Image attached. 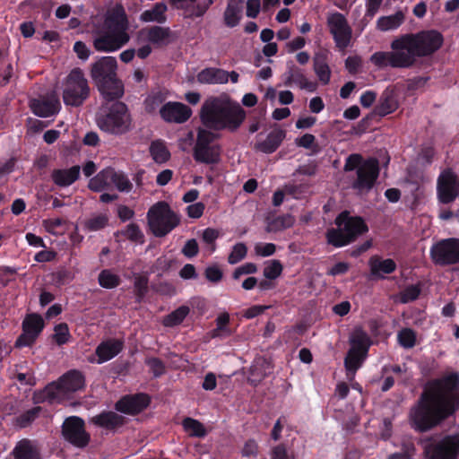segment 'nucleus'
I'll list each match as a JSON object with an SVG mask.
<instances>
[{
    "label": "nucleus",
    "mask_w": 459,
    "mask_h": 459,
    "mask_svg": "<svg viewBox=\"0 0 459 459\" xmlns=\"http://www.w3.org/2000/svg\"><path fill=\"white\" fill-rule=\"evenodd\" d=\"M459 407V373L427 382L409 412L411 427L420 433L439 426Z\"/></svg>",
    "instance_id": "nucleus-1"
},
{
    "label": "nucleus",
    "mask_w": 459,
    "mask_h": 459,
    "mask_svg": "<svg viewBox=\"0 0 459 459\" xmlns=\"http://www.w3.org/2000/svg\"><path fill=\"white\" fill-rule=\"evenodd\" d=\"M245 109L228 97H210L200 110L202 124L212 131L227 130L234 133L246 119Z\"/></svg>",
    "instance_id": "nucleus-2"
},
{
    "label": "nucleus",
    "mask_w": 459,
    "mask_h": 459,
    "mask_svg": "<svg viewBox=\"0 0 459 459\" xmlns=\"http://www.w3.org/2000/svg\"><path fill=\"white\" fill-rule=\"evenodd\" d=\"M443 41V35L439 31L429 30L402 35L393 40V47L409 55L411 67L417 57L431 56L442 47Z\"/></svg>",
    "instance_id": "nucleus-3"
},
{
    "label": "nucleus",
    "mask_w": 459,
    "mask_h": 459,
    "mask_svg": "<svg viewBox=\"0 0 459 459\" xmlns=\"http://www.w3.org/2000/svg\"><path fill=\"white\" fill-rule=\"evenodd\" d=\"M117 63L113 56H102L95 61L90 74L102 97L112 101L124 95V84L117 74Z\"/></svg>",
    "instance_id": "nucleus-4"
},
{
    "label": "nucleus",
    "mask_w": 459,
    "mask_h": 459,
    "mask_svg": "<svg viewBox=\"0 0 459 459\" xmlns=\"http://www.w3.org/2000/svg\"><path fill=\"white\" fill-rule=\"evenodd\" d=\"M344 172L355 170V175L349 176L351 187L359 195H365L374 187L379 176V162L376 158L363 160L359 153H352L345 160Z\"/></svg>",
    "instance_id": "nucleus-5"
},
{
    "label": "nucleus",
    "mask_w": 459,
    "mask_h": 459,
    "mask_svg": "<svg viewBox=\"0 0 459 459\" xmlns=\"http://www.w3.org/2000/svg\"><path fill=\"white\" fill-rule=\"evenodd\" d=\"M337 229L326 232L327 242L335 247H341L355 241L368 232V227L361 217L350 216L349 212H341L335 219Z\"/></svg>",
    "instance_id": "nucleus-6"
},
{
    "label": "nucleus",
    "mask_w": 459,
    "mask_h": 459,
    "mask_svg": "<svg viewBox=\"0 0 459 459\" xmlns=\"http://www.w3.org/2000/svg\"><path fill=\"white\" fill-rule=\"evenodd\" d=\"M97 125L100 130L111 134H126L132 129V117L127 106L121 101L113 103L105 115L97 118Z\"/></svg>",
    "instance_id": "nucleus-7"
},
{
    "label": "nucleus",
    "mask_w": 459,
    "mask_h": 459,
    "mask_svg": "<svg viewBox=\"0 0 459 459\" xmlns=\"http://www.w3.org/2000/svg\"><path fill=\"white\" fill-rule=\"evenodd\" d=\"M147 221L152 232L158 238L165 237L180 223L179 216L163 201L158 202L149 209Z\"/></svg>",
    "instance_id": "nucleus-8"
},
{
    "label": "nucleus",
    "mask_w": 459,
    "mask_h": 459,
    "mask_svg": "<svg viewBox=\"0 0 459 459\" xmlns=\"http://www.w3.org/2000/svg\"><path fill=\"white\" fill-rule=\"evenodd\" d=\"M221 136L208 128H198L193 157L196 162L216 164L221 160V146L215 143Z\"/></svg>",
    "instance_id": "nucleus-9"
},
{
    "label": "nucleus",
    "mask_w": 459,
    "mask_h": 459,
    "mask_svg": "<svg viewBox=\"0 0 459 459\" xmlns=\"http://www.w3.org/2000/svg\"><path fill=\"white\" fill-rule=\"evenodd\" d=\"M91 88L82 70L74 68L64 82L63 101L66 106L80 107L89 98Z\"/></svg>",
    "instance_id": "nucleus-10"
},
{
    "label": "nucleus",
    "mask_w": 459,
    "mask_h": 459,
    "mask_svg": "<svg viewBox=\"0 0 459 459\" xmlns=\"http://www.w3.org/2000/svg\"><path fill=\"white\" fill-rule=\"evenodd\" d=\"M419 444L428 459H457L459 454V434L446 436L438 442L433 437L421 438Z\"/></svg>",
    "instance_id": "nucleus-11"
},
{
    "label": "nucleus",
    "mask_w": 459,
    "mask_h": 459,
    "mask_svg": "<svg viewBox=\"0 0 459 459\" xmlns=\"http://www.w3.org/2000/svg\"><path fill=\"white\" fill-rule=\"evenodd\" d=\"M430 257L435 264L441 266L459 264V238L439 240L432 246Z\"/></svg>",
    "instance_id": "nucleus-12"
},
{
    "label": "nucleus",
    "mask_w": 459,
    "mask_h": 459,
    "mask_svg": "<svg viewBox=\"0 0 459 459\" xmlns=\"http://www.w3.org/2000/svg\"><path fill=\"white\" fill-rule=\"evenodd\" d=\"M64 438L73 446L84 448L91 440L90 434L85 430L84 420L77 416H71L65 420L62 425Z\"/></svg>",
    "instance_id": "nucleus-13"
},
{
    "label": "nucleus",
    "mask_w": 459,
    "mask_h": 459,
    "mask_svg": "<svg viewBox=\"0 0 459 459\" xmlns=\"http://www.w3.org/2000/svg\"><path fill=\"white\" fill-rule=\"evenodd\" d=\"M103 26L106 31L120 39L125 38L124 40L126 42L129 41L130 37L127 33L128 20L123 6L117 5L108 11L105 17Z\"/></svg>",
    "instance_id": "nucleus-14"
},
{
    "label": "nucleus",
    "mask_w": 459,
    "mask_h": 459,
    "mask_svg": "<svg viewBox=\"0 0 459 459\" xmlns=\"http://www.w3.org/2000/svg\"><path fill=\"white\" fill-rule=\"evenodd\" d=\"M437 198L441 204L453 203L459 196V180L450 169L444 170L437 178Z\"/></svg>",
    "instance_id": "nucleus-15"
},
{
    "label": "nucleus",
    "mask_w": 459,
    "mask_h": 459,
    "mask_svg": "<svg viewBox=\"0 0 459 459\" xmlns=\"http://www.w3.org/2000/svg\"><path fill=\"white\" fill-rule=\"evenodd\" d=\"M398 108V101L393 90L387 88L381 94L378 104L375 106L373 112L364 117L358 125L357 134L363 133L367 126L368 121L374 116L385 117L395 111Z\"/></svg>",
    "instance_id": "nucleus-16"
},
{
    "label": "nucleus",
    "mask_w": 459,
    "mask_h": 459,
    "mask_svg": "<svg viewBox=\"0 0 459 459\" xmlns=\"http://www.w3.org/2000/svg\"><path fill=\"white\" fill-rule=\"evenodd\" d=\"M327 24L336 47L340 49L346 48L351 41V30L345 17L340 13H335L328 17Z\"/></svg>",
    "instance_id": "nucleus-17"
},
{
    "label": "nucleus",
    "mask_w": 459,
    "mask_h": 459,
    "mask_svg": "<svg viewBox=\"0 0 459 459\" xmlns=\"http://www.w3.org/2000/svg\"><path fill=\"white\" fill-rule=\"evenodd\" d=\"M390 52H376L370 57L371 62L379 67L392 66L394 68H409L411 64V57L409 55L403 54L400 48H394L393 42L391 43Z\"/></svg>",
    "instance_id": "nucleus-18"
},
{
    "label": "nucleus",
    "mask_w": 459,
    "mask_h": 459,
    "mask_svg": "<svg viewBox=\"0 0 459 459\" xmlns=\"http://www.w3.org/2000/svg\"><path fill=\"white\" fill-rule=\"evenodd\" d=\"M150 403L148 394L139 393L123 396L115 403V409L122 413L135 415L146 409Z\"/></svg>",
    "instance_id": "nucleus-19"
},
{
    "label": "nucleus",
    "mask_w": 459,
    "mask_h": 459,
    "mask_svg": "<svg viewBox=\"0 0 459 459\" xmlns=\"http://www.w3.org/2000/svg\"><path fill=\"white\" fill-rule=\"evenodd\" d=\"M161 117L167 122L181 124L192 115L191 108L180 102H169L160 110Z\"/></svg>",
    "instance_id": "nucleus-20"
},
{
    "label": "nucleus",
    "mask_w": 459,
    "mask_h": 459,
    "mask_svg": "<svg viewBox=\"0 0 459 459\" xmlns=\"http://www.w3.org/2000/svg\"><path fill=\"white\" fill-rule=\"evenodd\" d=\"M67 398L63 386L59 380L51 382L39 392H35L33 400L36 403H60Z\"/></svg>",
    "instance_id": "nucleus-21"
},
{
    "label": "nucleus",
    "mask_w": 459,
    "mask_h": 459,
    "mask_svg": "<svg viewBox=\"0 0 459 459\" xmlns=\"http://www.w3.org/2000/svg\"><path fill=\"white\" fill-rule=\"evenodd\" d=\"M124 39L125 38L120 39L108 31H99L93 38L92 45L97 51L113 52L127 43Z\"/></svg>",
    "instance_id": "nucleus-22"
},
{
    "label": "nucleus",
    "mask_w": 459,
    "mask_h": 459,
    "mask_svg": "<svg viewBox=\"0 0 459 459\" xmlns=\"http://www.w3.org/2000/svg\"><path fill=\"white\" fill-rule=\"evenodd\" d=\"M30 108L36 116L48 117L56 114L60 109V101L56 95L44 100H32Z\"/></svg>",
    "instance_id": "nucleus-23"
},
{
    "label": "nucleus",
    "mask_w": 459,
    "mask_h": 459,
    "mask_svg": "<svg viewBox=\"0 0 459 459\" xmlns=\"http://www.w3.org/2000/svg\"><path fill=\"white\" fill-rule=\"evenodd\" d=\"M285 86H290L294 82L298 84L300 89H305L309 91H315L316 89V83L309 82L303 74V71L292 63L288 65V71L285 73Z\"/></svg>",
    "instance_id": "nucleus-24"
},
{
    "label": "nucleus",
    "mask_w": 459,
    "mask_h": 459,
    "mask_svg": "<svg viewBox=\"0 0 459 459\" xmlns=\"http://www.w3.org/2000/svg\"><path fill=\"white\" fill-rule=\"evenodd\" d=\"M13 459H41L37 445L30 439L23 438L17 442L11 453Z\"/></svg>",
    "instance_id": "nucleus-25"
},
{
    "label": "nucleus",
    "mask_w": 459,
    "mask_h": 459,
    "mask_svg": "<svg viewBox=\"0 0 459 459\" xmlns=\"http://www.w3.org/2000/svg\"><path fill=\"white\" fill-rule=\"evenodd\" d=\"M286 136V132L283 129L277 128L269 133L266 139L262 142H257L254 149L257 152L264 153H273L281 145Z\"/></svg>",
    "instance_id": "nucleus-26"
},
{
    "label": "nucleus",
    "mask_w": 459,
    "mask_h": 459,
    "mask_svg": "<svg viewBox=\"0 0 459 459\" xmlns=\"http://www.w3.org/2000/svg\"><path fill=\"white\" fill-rule=\"evenodd\" d=\"M91 421L98 427L108 430H115L126 423V419L124 416L114 411H102L101 413L92 417Z\"/></svg>",
    "instance_id": "nucleus-27"
},
{
    "label": "nucleus",
    "mask_w": 459,
    "mask_h": 459,
    "mask_svg": "<svg viewBox=\"0 0 459 459\" xmlns=\"http://www.w3.org/2000/svg\"><path fill=\"white\" fill-rule=\"evenodd\" d=\"M371 276L377 279H384L385 274L392 273L396 269L395 262L391 259H382L378 255H373L368 261Z\"/></svg>",
    "instance_id": "nucleus-28"
},
{
    "label": "nucleus",
    "mask_w": 459,
    "mask_h": 459,
    "mask_svg": "<svg viewBox=\"0 0 459 459\" xmlns=\"http://www.w3.org/2000/svg\"><path fill=\"white\" fill-rule=\"evenodd\" d=\"M123 349V342L117 339H109L100 343L95 351L98 363H103L113 359Z\"/></svg>",
    "instance_id": "nucleus-29"
},
{
    "label": "nucleus",
    "mask_w": 459,
    "mask_h": 459,
    "mask_svg": "<svg viewBox=\"0 0 459 459\" xmlns=\"http://www.w3.org/2000/svg\"><path fill=\"white\" fill-rule=\"evenodd\" d=\"M66 395L83 388L85 385L84 376L78 370H70L59 379Z\"/></svg>",
    "instance_id": "nucleus-30"
},
{
    "label": "nucleus",
    "mask_w": 459,
    "mask_h": 459,
    "mask_svg": "<svg viewBox=\"0 0 459 459\" xmlns=\"http://www.w3.org/2000/svg\"><path fill=\"white\" fill-rule=\"evenodd\" d=\"M228 72L215 67L203 69L196 75L197 82L202 84L227 83Z\"/></svg>",
    "instance_id": "nucleus-31"
},
{
    "label": "nucleus",
    "mask_w": 459,
    "mask_h": 459,
    "mask_svg": "<svg viewBox=\"0 0 459 459\" xmlns=\"http://www.w3.org/2000/svg\"><path fill=\"white\" fill-rule=\"evenodd\" d=\"M80 169L78 165L73 166L68 169H54L51 178L56 186L61 187L68 186L79 178Z\"/></svg>",
    "instance_id": "nucleus-32"
},
{
    "label": "nucleus",
    "mask_w": 459,
    "mask_h": 459,
    "mask_svg": "<svg viewBox=\"0 0 459 459\" xmlns=\"http://www.w3.org/2000/svg\"><path fill=\"white\" fill-rule=\"evenodd\" d=\"M245 0H229L224 12V22L230 27L237 26L242 16L243 4Z\"/></svg>",
    "instance_id": "nucleus-33"
},
{
    "label": "nucleus",
    "mask_w": 459,
    "mask_h": 459,
    "mask_svg": "<svg viewBox=\"0 0 459 459\" xmlns=\"http://www.w3.org/2000/svg\"><path fill=\"white\" fill-rule=\"evenodd\" d=\"M112 172L113 168L111 167H108L100 171L95 177L90 179L88 185L89 188L94 192H101L110 187L112 185Z\"/></svg>",
    "instance_id": "nucleus-34"
},
{
    "label": "nucleus",
    "mask_w": 459,
    "mask_h": 459,
    "mask_svg": "<svg viewBox=\"0 0 459 459\" xmlns=\"http://www.w3.org/2000/svg\"><path fill=\"white\" fill-rule=\"evenodd\" d=\"M172 32L168 27L152 26L148 30L147 39L155 45H168L171 40Z\"/></svg>",
    "instance_id": "nucleus-35"
},
{
    "label": "nucleus",
    "mask_w": 459,
    "mask_h": 459,
    "mask_svg": "<svg viewBox=\"0 0 459 459\" xmlns=\"http://www.w3.org/2000/svg\"><path fill=\"white\" fill-rule=\"evenodd\" d=\"M44 328V320L39 314L27 315L22 322V331L39 336Z\"/></svg>",
    "instance_id": "nucleus-36"
},
{
    "label": "nucleus",
    "mask_w": 459,
    "mask_h": 459,
    "mask_svg": "<svg viewBox=\"0 0 459 459\" xmlns=\"http://www.w3.org/2000/svg\"><path fill=\"white\" fill-rule=\"evenodd\" d=\"M150 154L153 160L158 164H163L170 159V152L163 142L156 140L152 142Z\"/></svg>",
    "instance_id": "nucleus-37"
},
{
    "label": "nucleus",
    "mask_w": 459,
    "mask_h": 459,
    "mask_svg": "<svg viewBox=\"0 0 459 459\" xmlns=\"http://www.w3.org/2000/svg\"><path fill=\"white\" fill-rule=\"evenodd\" d=\"M366 354L356 351L355 349H350L347 356L344 359V366L348 372V375L351 374L350 379H352L356 370L361 366L362 360L364 359Z\"/></svg>",
    "instance_id": "nucleus-38"
},
{
    "label": "nucleus",
    "mask_w": 459,
    "mask_h": 459,
    "mask_svg": "<svg viewBox=\"0 0 459 459\" xmlns=\"http://www.w3.org/2000/svg\"><path fill=\"white\" fill-rule=\"evenodd\" d=\"M314 71L323 84L330 82L331 71L324 55H316L313 59Z\"/></svg>",
    "instance_id": "nucleus-39"
},
{
    "label": "nucleus",
    "mask_w": 459,
    "mask_h": 459,
    "mask_svg": "<svg viewBox=\"0 0 459 459\" xmlns=\"http://www.w3.org/2000/svg\"><path fill=\"white\" fill-rule=\"evenodd\" d=\"M404 21V14L402 11L396 12L393 15L380 17L377 21V29L380 30H389L398 28Z\"/></svg>",
    "instance_id": "nucleus-40"
},
{
    "label": "nucleus",
    "mask_w": 459,
    "mask_h": 459,
    "mask_svg": "<svg viewBox=\"0 0 459 459\" xmlns=\"http://www.w3.org/2000/svg\"><path fill=\"white\" fill-rule=\"evenodd\" d=\"M350 342L351 343V349H355L356 351L367 354L369 346V338L361 328H358L353 332Z\"/></svg>",
    "instance_id": "nucleus-41"
},
{
    "label": "nucleus",
    "mask_w": 459,
    "mask_h": 459,
    "mask_svg": "<svg viewBox=\"0 0 459 459\" xmlns=\"http://www.w3.org/2000/svg\"><path fill=\"white\" fill-rule=\"evenodd\" d=\"M167 11V5L164 3H157L152 9L147 10L141 14V20L143 22H163L166 20L164 15Z\"/></svg>",
    "instance_id": "nucleus-42"
},
{
    "label": "nucleus",
    "mask_w": 459,
    "mask_h": 459,
    "mask_svg": "<svg viewBox=\"0 0 459 459\" xmlns=\"http://www.w3.org/2000/svg\"><path fill=\"white\" fill-rule=\"evenodd\" d=\"M294 218L290 214L278 216L268 222L266 226L267 232H277L290 228L294 224Z\"/></svg>",
    "instance_id": "nucleus-43"
},
{
    "label": "nucleus",
    "mask_w": 459,
    "mask_h": 459,
    "mask_svg": "<svg viewBox=\"0 0 459 459\" xmlns=\"http://www.w3.org/2000/svg\"><path fill=\"white\" fill-rule=\"evenodd\" d=\"M189 313V307L186 306L179 307L168 316H166L162 321L165 326L172 327L178 325L183 322L186 316Z\"/></svg>",
    "instance_id": "nucleus-44"
},
{
    "label": "nucleus",
    "mask_w": 459,
    "mask_h": 459,
    "mask_svg": "<svg viewBox=\"0 0 459 459\" xmlns=\"http://www.w3.org/2000/svg\"><path fill=\"white\" fill-rule=\"evenodd\" d=\"M184 429L189 433L191 437H204L206 436V430L203 423L192 418L183 420Z\"/></svg>",
    "instance_id": "nucleus-45"
},
{
    "label": "nucleus",
    "mask_w": 459,
    "mask_h": 459,
    "mask_svg": "<svg viewBox=\"0 0 459 459\" xmlns=\"http://www.w3.org/2000/svg\"><path fill=\"white\" fill-rule=\"evenodd\" d=\"M99 283L106 289H113L119 285L120 278L117 274L112 273L109 270H103L99 274Z\"/></svg>",
    "instance_id": "nucleus-46"
},
{
    "label": "nucleus",
    "mask_w": 459,
    "mask_h": 459,
    "mask_svg": "<svg viewBox=\"0 0 459 459\" xmlns=\"http://www.w3.org/2000/svg\"><path fill=\"white\" fill-rule=\"evenodd\" d=\"M112 185L120 192H130L133 185L123 172H117L113 169Z\"/></svg>",
    "instance_id": "nucleus-47"
},
{
    "label": "nucleus",
    "mask_w": 459,
    "mask_h": 459,
    "mask_svg": "<svg viewBox=\"0 0 459 459\" xmlns=\"http://www.w3.org/2000/svg\"><path fill=\"white\" fill-rule=\"evenodd\" d=\"M148 277L145 275L135 274L134 275V293L138 302L142 301L146 293L148 292Z\"/></svg>",
    "instance_id": "nucleus-48"
},
{
    "label": "nucleus",
    "mask_w": 459,
    "mask_h": 459,
    "mask_svg": "<svg viewBox=\"0 0 459 459\" xmlns=\"http://www.w3.org/2000/svg\"><path fill=\"white\" fill-rule=\"evenodd\" d=\"M121 234L132 242L139 244L144 242V236L136 223L128 224L126 230L121 231Z\"/></svg>",
    "instance_id": "nucleus-49"
},
{
    "label": "nucleus",
    "mask_w": 459,
    "mask_h": 459,
    "mask_svg": "<svg viewBox=\"0 0 459 459\" xmlns=\"http://www.w3.org/2000/svg\"><path fill=\"white\" fill-rule=\"evenodd\" d=\"M108 218L105 214L95 215L86 220L83 224L90 231H96L105 228L108 225Z\"/></svg>",
    "instance_id": "nucleus-50"
},
{
    "label": "nucleus",
    "mask_w": 459,
    "mask_h": 459,
    "mask_svg": "<svg viewBox=\"0 0 459 459\" xmlns=\"http://www.w3.org/2000/svg\"><path fill=\"white\" fill-rule=\"evenodd\" d=\"M421 292L420 284L410 285L400 293V301L403 304L416 300Z\"/></svg>",
    "instance_id": "nucleus-51"
},
{
    "label": "nucleus",
    "mask_w": 459,
    "mask_h": 459,
    "mask_svg": "<svg viewBox=\"0 0 459 459\" xmlns=\"http://www.w3.org/2000/svg\"><path fill=\"white\" fill-rule=\"evenodd\" d=\"M398 341L403 348H412L416 342V334L410 328L402 329L398 333Z\"/></svg>",
    "instance_id": "nucleus-52"
},
{
    "label": "nucleus",
    "mask_w": 459,
    "mask_h": 459,
    "mask_svg": "<svg viewBox=\"0 0 459 459\" xmlns=\"http://www.w3.org/2000/svg\"><path fill=\"white\" fill-rule=\"evenodd\" d=\"M283 270V266L279 260H272L270 264L264 268V276L268 280L278 278Z\"/></svg>",
    "instance_id": "nucleus-53"
},
{
    "label": "nucleus",
    "mask_w": 459,
    "mask_h": 459,
    "mask_svg": "<svg viewBox=\"0 0 459 459\" xmlns=\"http://www.w3.org/2000/svg\"><path fill=\"white\" fill-rule=\"evenodd\" d=\"M247 253V247L244 243L236 244L231 253L228 256V262L230 264H235L244 259Z\"/></svg>",
    "instance_id": "nucleus-54"
},
{
    "label": "nucleus",
    "mask_w": 459,
    "mask_h": 459,
    "mask_svg": "<svg viewBox=\"0 0 459 459\" xmlns=\"http://www.w3.org/2000/svg\"><path fill=\"white\" fill-rule=\"evenodd\" d=\"M145 364L150 368V370L155 377H159L166 372L165 365L159 358H148L145 359Z\"/></svg>",
    "instance_id": "nucleus-55"
},
{
    "label": "nucleus",
    "mask_w": 459,
    "mask_h": 459,
    "mask_svg": "<svg viewBox=\"0 0 459 459\" xmlns=\"http://www.w3.org/2000/svg\"><path fill=\"white\" fill-rule=\"evenodd\" d=\"M41 411L40 407H34L30 410H28L24 413L21 414L17 418V423L21 428L27 427L30 422H32L39 414Z\"/></svg>",
    "instance_id": "nucleus-56"
},
{
    "label": "nucleus",
    "mask_w": 459,
    "mask_h": 459,
    "mask_svg": "<svg viewBox=\"0 0 459 459\" xmlns=\"http://www.w3.org/2000/svg\"><path fill=\"white\" fill-rule=\"evenodd\" d=\"M54 339L58 345H62L68 341L69 329L65 323H61L55 326Z\"/></svg>",
    "instance_id": "nucleus-57"
},
{
    "label": "nucleus",
    "mask_w": 459,
    "mask_h": 459,
    "mask_svg": "<svg viewBox=\"0 0 459 459\" xmlns=\"http://www.w3.org/2000/svg\"><path fill=\"white\" fill-rule=\"evenodd\" d=\"M204 276L210 282L217 283L222 280L223 273L217 264H213L204 270Z\"/></svg>",
    "instance_id": "nucleus-58"
},
{
    "label": "nucleus",
    "mask_w": 459,
    "mask_h": 459,
    "mask_svg": "<svg viewBox=\"0 0 459 459\" xmlns=\"http://www.w3.org/2000/svg\"><path fill=\"white\" fill-rule=\"evenodd\" d=\"M181 253L187 258L196 256L199 253V246L196 239H188L182 247Z\"/></svg>",
    "instance_id": "nucleus-59"
},
{
    "label": "nucleus",
    "mask_w": 459,
    "mask_h": 459,
    "mask_svg": "<svg viewBox=\"0 0 459 459\" xmlns=\"http://www.w3.org/2000/svg\"><path fill=\"white\" fill-rule=\"evenodd\" d=\"M257 272V266L254 263H247L238 268H236L232 273L234 280L239 279L241 275L252 274Z\"/></svg>",
    "instance_id": "nucleus-60"
},
{
    "label": "nucleus",
    "mask_w": 459,
    "mask_h": 459,
    "mask_svg": "<svg viewBox=\"0 0 459 459\" xmlns=\"http://www.w3.org/2000/svg\"><path fill=\"white\" fill-rule=\"evenodd\" d=\"M401 449L402 452L398 453L400 455H409L410 457H414L416 455V447L411 437H405L402 439Z\"/></svg>",
    "instance_id": "nucleus-61"
},
{
    "label": "nucleus",
    "mask_w": 459,
    "mask_h": 459,
    "mask_svg": "<svg viewBox=\"0 0 459 459\" xmlns=\"http://www.w3.org/2000/svg\"><path fill=\"white\" fill-rule=\"evenodd\" d=\"M74 51L82 61H86L91 56V49L82 41H76L74 45Z\"/></svg>",
    "instance_id": "nucleus-62"
},
{
    "label": "nucleus",
    "mask_w": 459,
    "mask_h": 459,
    "mask_svg": "<svg viewBox=\"0 0 459 459\" xmlns=\"http://www.w3.org/2000/svg\"><path fill=\"white\" fill-rule=\"evenodd\" d=\"M37 338L38 336L35 334L22 331V333L17 338L14 346L16 348L31 346Z\"/></svg>",
    "instance_id": "nucleus-63"
},
{
    "label": "nucleus",
    "mask_w": 459,
    "mask_h": 459,
    "mask_svg": "<svg viewBox=\"0 0 459 459\" xmlns=\"http://www.w3.org/2000/svg\"><path fill=\"white\" fill-rule=\"evenodd\" d=\"M261 9L260 0H247V16L249 18H256Z\"/></svg>",
    "instance_id": "nucleus-64"
}]
</instances>
